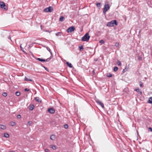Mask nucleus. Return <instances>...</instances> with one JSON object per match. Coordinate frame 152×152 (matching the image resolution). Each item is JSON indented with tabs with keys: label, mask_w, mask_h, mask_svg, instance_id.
Masks as SVG:
<instances>
[{
	"label": "nucleus",
	"mask_w": 152,
	"mask_h": 152,
	"mask_svg": "<svg viewBox=\"0 0 152 152\" xmlns=\"http://www.w3.org/2000/svg\"><path fill=\"white\" fill-rule=\"evenodd\" d=\"M117 21L116 20H114L108 22L107 24V26L109 27H112L114 26V25H117Z\"/></svg>",
	"instance_id": "obj_1"
},
{
	"label": "nucleus",
	"mask_w": 152,
	"mask_h": 152,
	"mask_svg": "<svg viewBox=\"0 0 152 152\" xmlns=\"http://www.w3.org/2000/svg\"><path fill=\"white\" fill-rule=\"evenodd\" d=\"M90 36L88 33H86L82 38L81 40L83 41L88 42V41Z\"/></svg>",
	"instance_id": "obj_2"
},
{
	"label": "nucleus",
	"mask_w": 152,
	"mask_h": 152,
	"mask_svg": "<svg viewBox=\"0 0 152 152\" xmlns=\"http://www.w3.org/2000/svg\"><path fill=\"white\" fill-rule=\"evenodd\" d=\"M110 8V6L108 4H105L104 6L103 10V13L104 14H105L106 12Z\"/></svg>",
	"instance_id": "obj_3"
},
{
	"label": "nucleus",
	"mask_w": 152,
	"mask_h": 152,
	"mask_svg": "<svg viewBox=\"0 0 152 152\" xmlns=\"http://www.w3.org/2000/svg\"><path fill=\"white\" fill-rule=\"evenodd\" d=\"M0 5L1 7L5 10H7V7L5 5V3L3 2H0Z\"/></svg>",
	"instance_id": "obj_4"
},
{
	"label": "nucleus",
	"mask_w": 152,
	"mask_h": 152,
	"mask_svg": "<svg viewBox=\"0 0 152 152\" xmlns=\"http://www.w3.org/2000/svg\"><path fill=\"white\" fill-rule=\"evenodd\" d=\"M75 29V27L74 26H72L66 30V31L68 33L74 31Z\"/></svg>",
	"instance_id": "obj_5"
},
{
	"label": "nucleus",
	"mask_w": 152,
	"mask_h": 152,
	"mask_svg": "<svg viewBox=\"0 0 152 152\" xmlns=\"http://www.w3.org/2000/svg\"><path fill=\"white\" fill-rule=\"evenodd\" d=\"M53 10L52 7L50 6L45 9L44 10V11L45 12H51Z\"/></svg>",
	"instance_id": "obj_6"
},
{
	"label": "nucleus",
	"mask_w": 152,
	"mask_h": 152,
	"mask_svg": "<svg viewBox=\"0 0 152 152\" xmlns=\"http://www.w3.org/2000/svg\"><path fill=\"white\" fill-rule=\"evenodd\" d=\"M96 102L97 104L100 105L102 108L104 107V104L100 101L99 100H96Z\"/></svg>",
	"instance_id": "obj_7"
},
{
	"label": "nucleus",
	"mask_w": 152,
	"mask_h": 152,
	"mask_svg": "<svg viewBox=\"0 0 152 152\" xmlns=\"http://www.w3.org/2000/svg\"><path fill=\"white\" fill-rule=\"evenodd\" d=\"M48 111L50 113L52 114L54 113L55 112V110L53 108L49 109L48 110Z\"/></svg>",
	"instance_id": "obj_8"
},
{
	"label": "nucleus",
	"mask_w": 152,
	"mask_h": 152,
	"mask_svg": "<svg viewBox=\"0 0 152 152\" xmlns=\"http://www.w3.org/2000/svg\"><path fill=\"white\" fill-rule=\"evenodd\" d=\"M56 138L55 136L53 134L51 135L50 137V139L53 140H55Z\"/></svg>",
	"instance_id": "obj_9"
},
{
	"label": "nucleus",
	"mask_w": 152,
	"mask_h": 152,
	"mask_svg": "<svg viewBox=\"0 0 152 152\" xmlns=\"http://www.w3.org/2000/svg\"><path fill=\"white\" fill-rule=\"evenodd\" d=\"M135 91H136L138 93L140 94H142V91L139 89V88H137L135 90Z\"/></svg>",
	"instance_id": "obj_10"
},
{
	"label": "nucleus",
	"mask_w": 152,
	"mask_h": 152,
	"mask_svg": "<svg viewBox=\"0 0 152 152\" xmlns=\"http://www.w3.org/2000/svg\"><path fill=\"white\" fill-rule=\"evenodd\" d=\"M79 48L80 49V51H83L84 50V48L82 45H80L79 46Z\"/></svg>",
	"instance_id": "obj_11"
},
{
	"label": "nucleus",
	"mask_w": 152,
	"mask_h": 152,
	"mask_svg": "<svg viewBox=\"0 0 152 152\" xmlns=\"http://www.w3.org/2000/svg\"><path fill=\"white\" fill-rule=\"evenodd\" d=\"M50 147L53 150H56V146L53 145H50Z\"/></svg>",
	"instance_id": "obj_12"
},
{
	"label": "nucleus",
	"mask_w": 152,
	"mask_h": 152,
	"mask_svg": "<svg viewBox=\"0 0 152 152\" xmlns=\"http://www.w3.org/2000/svg\"><path fill=\"white\" fill-rule=\"evenodd\" d=\"M66 64L69 67L72 68V66L71 63H69L68 62H66Z\"/></svg>",
	"instance_id": "obj_13"
},
{
	"label": "nucleus",
	"mask_w": 152,
	"mask_h": 152,
	"mask_svg": "<svg viewBox=\"0 0 152 152\" xmlns=\"http://www.w3.org/2000/svg\"><path fill=\"white\" fill-rule=\"evenodd\" d=\"M0 128L1 129H6V126L4 125H0Z\"/></svg>",
	"instance_id": "obj_14"
},
{
	"label": "nucleus",
	"mask_w": 152,
	"mask_h": 152,
	"mask_svg": "<svg viewBox=\"0 0 152 152\" xmlns=\"http://www.w3.org/2000/svg\"><path fill=\"white\" fill-rule=\"evenodd\" d=\"M37 60L41 62H45V59H41L40 58H37L36 59Z\"/></svg>",
	"instance_id": "obj_15"
},
{
	"label": "nucleus",
	"mask_w": 152,
	"mask_h": 152,
	"mask_svg": "<svg viewBox=\"0 0 152 152\" xmlns=\"http://www.w3.org/2000/svg\"><path fill=\"white\" fill-rule=\"evenodd\" d=\"M24 80L26 81H32V80L29 79L28 78H27L26 77H25V79H24Z\"/></svg>",
	"instance_id": "obj_16"
},
{
	"label": "nucleus",
	"mask_w": 152,
	"mask_h": 152,
	"mask_svg": "<svg viewBox=\"0 0 152 152\" xmlns=\"http://www.w3.org/2000/svg\"><path fill=\"white\" fill-rule=\"evenodd\" d=\"M148 102L149 103L152 104V97H150L149 98Z\"/></svg>",
	"instance_id": "obj_17"
},
{
	"label": "nucleus",
	"mask_w": 152,
	"mask_h": 152,
	"mask_svg": "<svg viewBox=\"0 0 152 152\" xmlns=\"http://www.w3.org/2000/svg\"><path fill=\"white\" fill-rule=\"evenodd\" d=\"M34 107V106L33 105L30 106L29 108V110H33Z\"/></svg>",
	"instance_id": "obj_18"
},
{
	"label": "nucleus",
	"mask_w": 152,
	"mask_h": 152,
	"mask_svg": "<svg viewBox=\"0 0 152 152\" xmlns=\"http://www.w3.org/2000/svg\"><path fill=\"white\" fill-rule=\"evenodd\" d=\"M64 19L65 18L63 16H61L59 19V20L60 21L62 22L64 20Z\"/></svg>",
	"instance_id": "obj_19"
},
{
	"label": "nucleus",
	"mask_w": 152,
	"mask_h": 152,
	"mask_svg": "<svg viewBox=\"0 0 152 152\" xmlns=\"http://www.w3.org/2000/svg\"><path fill=\"white\" fill-rule=\"evenodd\" d=\"M4 136L6 138H9V135L7 133H4Z\"/></svg>",
	"instance_id": "obj_20"
},
{
	"label": "nucleus",
	"mask_w": 152,
	"mask_h": 152,
	"mask_svg": "<svg viewBox=\"0 0 152 152\" xmlns=\"http://www.w3.org/2000/svg\"><path fill=\"white\" fill-rule=\"evenodd\" d=\"M35 100L37 101V102H41V101L40 100L39 98V97H37L35 98Z\"/></svg>",
	"instance_id": "obj_21"
},
{
	"label": "nucleus",
	"mask_w": 152,
	"mask_h": 152,
	"mask_svg": "<svg viewBox=\"0 0 152 152\" xmlns=\"http://www.w3.org/2000/svg\"><path fill=\"white\" fill-rule=\"evenodd\" d=\"M52 57V55H51L50 57L48 58H47L45 60V62H48V61H49Z\"/></svg>",
	"instance_id": "obj_22"
},
{
	"label": "nucleus",
	"mask_w": 152,
	"mask_h": 152,
	"mask_svg": "<svg viewBox=\"0 0 152 152\" xmlns=\"http://www.w3.org/2000/svg\"><path fill=\"white\" fill-rule=\"evenodd\" d=\"M96 6L97 7L100 8H101V4L100 3H97L96 4Z\"/></svg>",
	"instance_id": "obj_23"
},
{
	"label": "nucleus",
	"mask_w": 152,
	"mask_h": 152,
	"mask_svg": "<svg viewBox=\"0 0 152 152\" xmlns=\"http://www.w3.org/2000/svg\"><path fill=\"white\" fill-rule=\"evenodd\" d=\"M47 49L50 52V53L51 55H52V52L51 51V50L50 49V48L49 47H47Z\"/></svg>",
	"instance_id": "obj_24"
},
{
	"label": "nucleus",
	"mask_w": 152,
	"mask_h": 152,
	"mask_svg": "<svg viewBox=\"0 0 152 152\" xmlns=\"http://www.w3.org/2000/svg\"><path fill=\"white\" fill-rule=\"evenodd\" d=\"M11 125L12 126H14L16 124V123L14 122H11L10 123Z\"/></svg>",
	"instance_id": "obj_25"
},
{
	"label": "nucleus",
	"mask_w": 152,
	"mask_h": 152,
	"mask_svg": "<svg viewBox=\"0 0 152 152\" xmlns=\"http://www.w3.org/2000/svg\"><path fill=\"white\" fill-rule=\"evenodd\" d=\"M33 122L32 121H28V124L30 126H31Z\"/></svg>",
	"instance_id": "obj_26"
},
{
	"label": "nucleus",
	"mask_w": 152,
	"mask_h": 152,
	"mask_svg": "<svg viewBox=\"0 0 152 152\" xmlns=\"http://www.w3.org/2000/svg\"><path fill=\"white\" fill-rule=\"evenodd\" d=\"M118 69V68L117 66H115L113 70L115 72L117 71Z\"/></svg>",
	"instance_id": "obj_27"
},
{
	"label": "nucleus",
	"mask_w": 152,
	"mask_h": 152,
	"mask_svg": "<svg viewBox=\"0 0 152 152\" xmlns=\"http://www.w3.org/2000/svg\"><path fill=\"white\" fill-rule=\"evenodd\" d=\"M139 85L140 87H143V83L142 82L140 81L139 82Z\"/></svg>",
	"instance_id": "obj_28"
},
{
	"label": "nucleus",
	"mask_w": 152,
	"mask_h": 152,
	"mask_svg": "<svg viewBox=\"0 0 152 152\" xmlns=\"http://www.w3.org/2000/svg\"><path fill=\"white\" fill-rule=\"evenodd\" d=\"M3 96L4 97H6L7 96V94L6 92H4L2 94Z\"/></svg>",
	"instance_id": "obj_29"
},
{
	"label": "nucleus",
	"mask_w": 152,
	"mask_h": 152,
	"mask_svg": "<svg viewBox=\"0 0 152 152\" xmlns=\"http://www.w3.org/2000/svg\"><path fill=\"white\" fill-rule=\"evenodd\" d=\"M117 64L119 66H121V63L119 61H117Z\"/></svg>",
	"instance_id": "obj_30"
},
{
	"label": "nucleus",
	"mask_w": 152,
	"mask_h": 152,
	"mask_svg": "<svg viewBox=\"0 0 152 152\" xmlns=\"http://www.w3.org/2000/svg\"><path fill=\"white\" fill-rule=\"evenodd\" d=\"M107 77H111L112 76V75L111 74L109 73L107 74Z\"/></svg>",
	"instance_id": "obj_31"
},
{
	"label": "nucleus",
	"mask_w": 152,
	"mask_h": 152,
	"mask_svg": "<svg viewBox=\"0 0 152 152\" xmlns=\"http://www.w3.org/2000/svg\"><path fill=\"white\" fill-rule=\"evenodd\" d=\"M15 94H16V96H20V92H18V91H17L16 92Z\"/></svg>",
	"instance_id": "obj_32"
},
{
	"label": "nucleus",
	"mask_w": 152,
	"mask_h": 152,
	"mask_svg": "<svg viewBox=\"0 0 152 152\" xmlns=\"http://www.w3.org/2000/svg\"><path fill=\"white\" fill-rule=\"evenodd\" d=\"M128 68H126L125 69H124L123 70V73L125 72L127 70Z\"/></svg>",
	"instance_id": "obj_33"
},
{
	"label": "nucleus",
	"mask_w": 152,
	"mask_h": 152,
	"mask_svg": "<svg viewBox=\"0 0 152 152\" xmlns=\"http://www.w3.org/2000/svg\"><path fill=\"white\" fill-rule=\"evenodd\" d=\"M64 127L65 129H67L68 127V126L67 124H65L64 125Z\"/></svg>",
	"instance_id": "obj_34"
},
{
	"label": "nucleus",
	"mask_w": 152,
	"mask_h": 152,
	"mask_svg": "<svg viewBox=\"0 0 152 152\" xmlns=\"http://www.w3.org/2000/svg\"><path fill=\"white\" fill-rule=\"evenodd\" d=\"M99 42L102 44H103L104 43V42L103 40H100Z\"/></svg>",
	"instance_id": "obj_35"
},
{
	"label": "nucleus",
	"mask_w": 152,
	"mask_h": 152,
	"mask_svg": "<svg viewBox=\"0 0 152 152\" xmlns=\"http://www.w3.org/2000/svg\"><path fill=\"white\" fill-rule=\"evenodd\" d=\"M45 152H50L49 150L48 149H45Z\"/></svg>",
	"instance_id": "obj_36"
},
{
	"label": "nucleus",
	"mask_w": 152,
	"mask_h": 152,
	"mask_svg": "<svg viewBox=\"0 0 152 152\" xmlns=\"http://www.w3.org/2000/svg\"><path fill=\"white\" fill-rule=\"evenodd\" d=\"M148 131L150 132H152V128L150 127L148 128Z\"/></svg>",
	"instance_id": "obj_37"
},
{
	"label": "nucleus",
	"mask_w": 152,
	"mask_h": 152,
	"mask_svg": "<svg viewBox=\"0 0 152 152\" xmlns=\"http://www.w3.org/2000/svg\"><path fill=\"white\" fill-rule=\"evenodd\" d=\"M29 89H28L27 88H25V89L24 90V91H29Z\"/></svg>",
	"instance_id": "obj_38"
},
{
	"label": "nucleus",
	"mask_w": 152,
	"mask_h": 152,
	"mask_svg": "<svg viewBox=\"0 0 152 152\" xmlns=\"http://www.w3.org/2000/svg\"><path fill=\"white\" fill-rule=\"evenodd\" d=\"M18 118H21V115H20L19 114L17 116Z\"/></svg>",
	"instance_id": "obj_39"
},
{
	"label": "nucleus",
	"mask_w": 152,
	"mask_h": 152,
	"mask_svg": "<svg viewBox=\"0 0 152 152\" xmlns=\"http://www.w3.org/2000/svg\"><path fill=\"white\" fill-rule=\"evenodd\" d=\"M61 33L60 32H58L56 34H55V35L56 36H59V34H60Z\"/></svg>",
	"instance_id": "obj_40"
},
{
	"label": "nucleus",
	"mask_w": 152,
	"mask_h": 152,
	"mask_svg": "<svg viewBox=\"0 0 152 152\" xmlns=\"http://www.w3.org/2000/svg\"><path fill=\"white\" fill-rule=\"evenodd\" d=\"M118 45H119V44L118 43H116L115 44V45L116 46V47H117L118 46Z\"/></svg>",
	"instance_id": "obj_41"
},
{
	"label": "nucleus",
	"mask_w": 152,
	"mask_h": 152,
	"mask_svg": "<svg viewBox=\"0 0 152 152\" xmlns=\"http://www.w3.org/2000/svg\"><path fill=\"white\" fill-rule=\"evenodd\" d=\"M43 67L47 71H48V69L45 66H43Z\"/></svg>",
	"instance_id": "obj_42"
},
{
	"label": "nucleus",
	"mask_w": 152,
	"mask_h": 152,
	"mask_svg": "<svg viewBox=\"0 0 152 152\" xmlns=\"http://www.w3.org/2000/svg\"><path fill=\"white\" fill-rule=\"evenodd\" d=\"M20 48H21V49L24 52V51L23 50V48L21 46V44L20 45Z\"/></svg>",
	"instance_id": "obj_43"
},
{
	"label": "nucleus",
	"mask_w": 152,
	"mask_h": 152,
	"mask_svg": "<svg viewBox=\"0 0 152 152\" xmlns=\"http://www.w3.org/2000/svg\"><path fill=\"white\" fill-rule=\"evenodd\" d=\"M141 59H142V58H141V57H139L138 58V60H141Z\"/></svg>",
	"instance_id": "obj_44"
},
{
	"label": "nucleus",
	"mask_w": 152,
	"mask_h": 152,
	"mask_svg": "<svg viewBox=\"0 0 152 152\" xmlns=\"http://www.w3.org/2000/svg\"><path fill=\"white\" fill-rule=\"evenodd\" d=\"M8 39H11V37H8Z\"/></svg>",
	"instance_id": "obj_45"
},
{
	"label": "nucleus",
	"mask_w": 152,
	"mask_h": 152,
	"mask_svg": "<svg viewBox=\"0 0 152 152\" xmlns=\"http://www.w3.org/2000/svg\"><path fill=\"white\" fill-rule=\"evenodd\" d=\"M14 152V151H10V152Z\"/></svg>",
	"instance_id": "obj_46"
}]
</instances>
